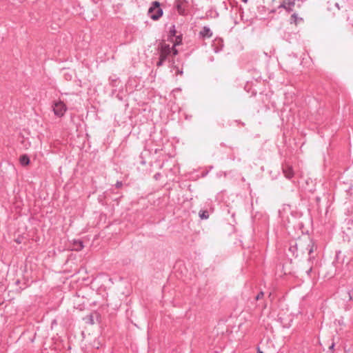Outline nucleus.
<instances>
[{"instance_id": "nucleus-13", "label": "nucleus", "mask_w": 353, "mask_h": 353, "mask_svg": "<svg viewBox=\"0 0 353 353\" xmlns=\"http://www.w3.org/2000/svg\"><path fill=\"white\" fill-rule=\"evenodd\" d=\"M200 216L201 219H207L208 217V215L207 214V212L204 211L200 214Z\"/></svg>"}, {"instance_id": "nucleus-14", "label": "nucleus", "mask_w": 353, "mask_h": 353, "mask_svg": "<svg viewBox=\"0 0 353 353\" xmlns=\"http://www.w3.org/2000/svg\"><path fill=\"white\" fill-rule=\"evenodd\" d=\"M263 292H261L260 293L258 294V295L256 296V300H259V299H261V298H263Z\"/></svg>"}, {"instance_id": "nucleus-15", "label": "nucleus", "mask_w": 353, "mask_h": 353, "mask_svg": "<svg viewBox=\"0 0 353 353\" xmlns=\"http://www.w3.org/2000/svg\"><path fill=\"white\" fill-rule=\"evenodd\" d=\"M178 73L181 74V73H182V72H181V71L178 70Z\"/></svg>"}, {"instance_id": "nucleus-4", "label": "nucleus", "mask_w": 353, "mask_h": 353, "mask_svg": "<svg viewBox=\"0 0 353 353\" xmlns=\"http://www.w3.org/2000/svg\"><path fill=\"white\" fill-rule=\"evenodd\" d=\"M52 111L57 117H62L67 111L65 103L60 99L55 100L52 104Z\"/></svg>"}, {"instance_id": "nucleus-2", "label": "nucleus", "mask_w": 353, "mask_h": 353, "mask_svg": "<svg viewBox=\"0 0 353 353\" xmlns=\"http://www.w3.org/2000/svg\"><path fill=\"white\" fill-rule=\"evenodd\" d=\"M172 44L166 40H163L159 45V50L160 53L159 61L157 63V66H161L163 61L166 59L168 55L172 52L173 53Z\"/></svg>"}, {"instance_id": "nucleus-1", "label": "nucleus", "mask_w": 353, "mask_h": 353, "mask_svg": "<svg viewBox=\"0 0 353 353\" xmlns=\"http://www.w3.org/2000/svg\"><path fill=\"white\" fill-rule=\"evenodd\" d=\"M314 248V245L312 241L307 236L299 239L296 243V251L301 254L310 255Z\"/></svg>"}, {"instance_id": "nucleus-9", "label": "nucleus", "mask_w": 353, "mask_h": 353, "mask_svg": "<svg viewBox=\"0 0 353 353\" xmlns=\"http://www.w3.org/2000/svg\"><path fill=\"white\" fill-rule=\"evenodd\" d=\"M19 162L21 165L27 166L30 164V158L27 154H23L19 157Z\"/></svg>"}, {"instance_id": "nucleus-11", "label": "nucleus", "mask_w": 353, "mask_h": 353, "mask_svg": "<svg viewBox=\"0 0 353 353\" xmlns=\"http://www.w3.org/2000/svg\"><path fill=\"white\" fill-rule=\"evenodd\" d=\"M284 174H285V176L288 179H290L291 177H292L294 173H293V170H292V168L289 167V168L284 169Z\"/></svg>"}, {"instance_id": "nucleus-5", "label": "nucleus", "mask_w": 353, "mask_h": 353, "mask_svg": "<svg viewBox=\"0 0 353 353\" xmlns=\"http://www.w3.org/2000/svg\"><path fill=\"white\" fill-rule=\"evenodd\" d=\"M148 13L150 15L151 19L153 20H157L159 19L163 14V10L160 8L159 2H153L152 6H151L148 10Z\"/></svg>"}, {"instance_id": "nucleus-10", "label": "nucleus", "mask_w": 353, "mask_h": 353, "mask_svg": "<svg viewBox=\"0 0 353 353\" xmlns=\"http://www.w3.org/2000/svg\"><path fill=\"white\" fill-rule=\"evenodd\" d=\"M201 34L204 37H210L212 36L210 28L207 27H204L203 28V30L201 31Z\"/></svg>"}, {"instance_id": "nucleus-8", "label": "nucleus", "mask_w": 353, "mask_h": 353, "mask_svg": "<svg viewBox=\"0 0 353 353\" xmlns=\"http://www.w3.org/2000/svg\"><path fill=\"white\" fill-rule=\"evenodd\" d=\"M303 21V19L301 17H299L298 14L294 13L290 17V23H294V26H297L300 24V23Z\"/></svg>"}, {"instance_id": "nucleus-12", "label": "nucleus", "mask_w": 353, "mask_h": 353, "mask_svg": "<svg viewBox=\"0 0 353 353\" xmlns=\"http://www.w3.org/2000/svg\"><path fill=\"white\" fill-rule=\"evenodd\" d=\"M83 245L82 242H81V241L75 242L74 243L73 250H74L79 251V250H81L83 249Z\"/></svg>"}, {"instance_id": "nucleus-3", "label": "nucleus", "mask_w": 353, "mask_h": 353, "mask_svg": "<svg viewBox=\"0 0 353 353\" xmlns=\"http://www.w3.org/2000/svg\"><path fill=\"white\" fill-rule=\"evenodd\" d=\"M172 44L173 47V54L176 55L178 54V50L176 49V46L181 44L182 43V36L178 35L176 36V30L175 27L172 26L169 32L168 39L166 40Z\"/></svg>"}, {"instance_id": "nucleus-16", "label": "nucleus", "mask_w": 353, "mask_h": 353, "mask_svg": "<svg viewBox=\"0 0 353 353\" xmlns=\"http://www.w3.org/2000/svg\"><path fill=\"white\" fill-rule=\"evenodd\" d=\"M244 2H247L248 0H243Z\"/></svg>"}, {"instance_id": "nucleus-7", "label": "nucleus", "mask_w": 353, "mask_h": 353, "mask_svg": "<svg viewBox=\"0 0 353 353\" xmlns=\"http://www.w3.org/2000/svg\"><path fill=\"white\" fill-rule=\"evenodd\" d=\"M295 6L294 0H285L282 2L279 8H284L288 12H291Z\"/></svg>"}, {"instance_id": "nucleus-6", "label": "nucleus", "mask_w": 353, "mask_h": 353, "mask_svg": "<svg viewBox=\"0 0 353 353\" xmlns=\"http://www.w3.org/2000/svg\"><path fill=\"white\" fill-rule=\"evenodd\" d=\"M188 8V2L185 0H177L176 1V8L181 15H186Z\"/></svg>"}]
</instances>
